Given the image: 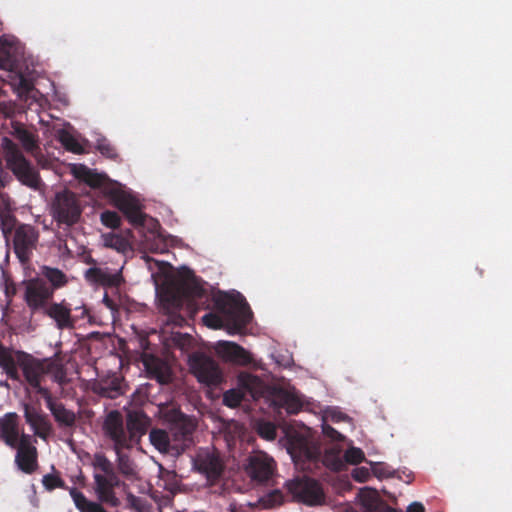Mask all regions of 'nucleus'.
I'll return each instance as SVG.
<instances>
[{
  "label": "nucleus",
  "instance_id": "nucleus-1",
  "mask_svg": "<svg viewBox=\"0 0 512 512\" xmlns=\"http://www.w3.org/2000/svg\"><path fill=\"white\" fill-rule=\"evenodd\" d=\"M214 303L218 313H208L202 318L207 327L225 328L229 334H236L251 319L249 307L239 293L217 294L214 297Z\"/></svg>",
  "mask_w": 512,
  "mask_h": 512
},
{
  "label": "nucleus",
  "instance_id": "nucleus-2",
  "mask_svg": "<svg viewBox=\"0 0 512 512\" xmlns=\"http://www.w3.org/2000/svg\"><path fill=\"white\" fill-rule=\"evenodd\" d=\"M149 426L150 419L142 411L128 412L126 427L121 414L112 411L105 419L104 431L117 446H133L139 443Z\"/></svg>",
  "mask_w": 512,
  "mask_h": 512
},
{
  "label": "nucleus",
  "instance_id": "nucleus-3",
  "mask_svg": "<svg viewBox=\"0 0 512 512\" xmlns=\"http://www.w3.org/2000/svg\"><path fill=\"white\" fill-rule=\"evenodd\" d=\"M0 146L6 168L13 173L16 179L22 185L32 190H41L44 183L40 178L39 172L25 157L18 144L8 137H3Z\"/></svg>",
  "mask_w": 512,
  "mask_h": 512
},
{
  "label": "nucleus",
  "instance_id": "nucleus-4",
  "mask_svg": "<svg viewBox=\"0 0 512 512\" xmlns=\"http://www.w3.org/2000/svg\"><path fill=\"white\" fill-rule=\"evenodd\" d=\"M94 468V490L100 502L118 507L120 499L116 496L114 488L120 486V479L114 471L112 462L102 453H96L92 459Z\"/></svg>",
  "mask_w": 512,
  "mask_h": 512
},
{
  "label": "nucleus",
  "instance_id": "nucleus-5",
  "mask_svg": "<svg viewBox=\"0 0 512 512\" xmlns=\"http://www.w3.org/2000/svg\"><path fill=\"white\" fill-rule=\"evenodd\" d=\"M50 214L59 225L72 226L78 223L82 215L79 197L69 190L57 192L51 201Z\"/></svg>",
  "mask_w": 512,
  "mask_h": 512
},
{
  "label": "nucleus",
  "instance_id": "nucleus-6",
  "mask_svg": "<svg viewBox=\"0 0 512 512\" xmlns=\"http://www.w3.org/2000/svg\"><path fill=\"white\" fill-rule=\"evenodd\" d=\"M203 288L191 271H185L184 275L175 280L172 285L163 291V298L173 308L180 307L183 298L201 297Z\"/></svg>",
  "mask_w": 512,
  "mask_h": 512
},
{
  "label": "nucleus",
  "instance_id": "nucleus-7",
  "mask_svg": "<svg viewBox=\"0 0 512 512\" xmlns=\"http://www.w3.org/2000/svg\"><path fill=\"white\" fill-rule=\"evenodd\" d=\"M53 295V288L43 278H32L24 284L23 299L32 312H44Z\"/></svg>",
  "mask_w": 512,
  "mask_h": 512
},
{
  "label": "nucleus",
  "instance_id": "nucleus-8",
  "mask_svg": "<svg viewBox=\"0 0 512 512\" xmlns=\"http://www.w3.org/2000/svg\"><path fill=\"white\" fill-rule=\"evenodd\" d=\"M288 491L293 498L309 506L320 505L324 502V492L319 483L313 479L303 477L290 481Z\"/></svg>",
  "mask_w": 512,
  "mask_h": 512
},
{
  "label": "nucleus",
  "instance_id": "nucleus-9",
  "mask_svg": "<svg viewBox=\"0 0 512 512\" xmlns=\"http://www.w3.org/2000/svg\"><path fill=\"white\" fill-rule=\"evenodd\" d=\"M114 205L121 210L128 220L135 224H142L145 215L141 212L138 200L116 184L106 190Z\"/></svg>",
  "mask_w": 512,
  "mask_h": 512
},
{
  "label": "nucleus",
  "instance_id": "nucleus-10",
  "mask_svg": "<svg viewBox=\"0 0 512 512\" xmlns=\"http://www.w3.org/2000/svg\"><path fill=\"white\" fill-rule=\"evenodd\" d=\"M75 310H81L80 315H73L70 304L62 300L50 303L43 313L53 320L58 330H72L78 319L85 318L88 313L84 306L76 307Z\"/></svg>",
  "mask_w": 512,
  "mask_h": 512
},
{
  "label": "nucleus",
  "instance_id": "nucleus-11",
  "mask_svg": "<svg viewBox=\"0 0 512 512\" xmlns=\"http://www.w3.org/2000/svg\"><path fill=\"white\" fill-rule=\"evenodd\" d=\"M39 231L30 224H18L13 232L14 252L21 262L29 260L32 252L37 247Z\"/></svg>",
  "mask_w": 512,
  "mask_h": 512
},
{
  "label": "nucleus",
  "instance_id": "nucleus-12",
  "mask_svg": "<svg viewBox=\"0 0 512 512\" xmlns=\"http://www.w3.org/2000/svg\"><path fill=\"white\" fill-rule=\"evenodd\" d=\"M11 448L16 450L14 462L21 472L32 474L37 470L38 451L34 436L22 434L21 441Z\"/></svg>",
  "mask_w": 512,
  "mask_h": 512
},
{
  "label": "nucleus",
  "instance_id": "nucleus-13",
  "mask_svg": "<svg viewBox=\"0 0 512 512\" xmlns=\"http://www.w3.org/2000/svg\"><path fill=\"white\" fill-rule=\"evenodd\" d=\"M18 365L22 370L25 381L40 393V383L46 374L51 370L50 360H40L32 357L31 355L22 354L18 359Z\"/></svg>",
  "mask_w": 512,
  "mask_h": 512
},
{
  "label": "nucleus",
  "instance_id": "nucleus-14",
  "mask_svg": "<svg viewBox=\"0 0 512 512\" xmlns=\"http://www.w3.org/2000/svg\"><path fill=\"white\" fill-rule=\"evenodd\" d=\"M190 368L202 384L212 386L222 381V372L218 364L203 354H195L190 358Z\"/></svg>",
  "mask_w": 512,
  "mask_h": 512
},
{
  "label": "nucleus",
  "instance_id": "nucleus-15",
  "mask_svg": "<svg viewBox=\"0 0 512 512\" xmlns=\"http://www.w3.org/2000/svg\"><path fill=\"white\" fill-rule=\"evenodd\" d=\"M159 415L165 422L173 425L174 438L187 446L186 441L196 427L194 420L175 407L160 408Z\"/></svg>",
  "mask_w": 512,
  "mask_h": 512
},
{
  "label": "nucleus",
  "instance_id": "nucleus-16",
  "mask_svg": "<svg viewBox=\"0 0 512 512\" xmlns=\"http://www.w3.org/2000/svg\"><path fill=\"white\" fill-rule=\"evenodd\" d=\"M193 467L207 479L218 478L223 471V460L214 448H201L193 458Z\"/></svg>",
  "mask_w": 512,
  "mask_h": 512
},
{
  "label": "nucleus",
  "instance_id": "nucleus-17",
  "mask_svg": "<svg viewBox=\"0 0 512 512\" xmlns=\"http://www.w3.org/2000/svg\"><path fill=\"white\" fill-rule=\"evenodd\" d=\"M9 182L8 175L0 168V223L3 232H10L15 225V203L12 198L4 192Z\"/></svg>",
  "mask_w": 512,
  "mask_h": 512
},
{
  "label": "nucleus",
  "instance_id": "nucleus-18",
  "mask_svg": "<svg viewBox=\"0 0 512 512\" xmlns=\"http://www.w3.org/2000/svg\"><path fill=\"white\" fill-rule=\"evenodd\" d=\"M9 134L15 138L22 149L33 157H37L40 153V139L34 129L25 127L23 124L13 122Z\"/></svg>",
  "mask_w": 512,
  "mask_h": 512
},
{
  "label": "nucleus",
  "instance_id": "nucleus-19",
  "mask_svg": "<svg viewBox=\"0 0 512 512\" xmlns=\"http://www.w3.org/2000/svg\"><path fill=\"white\" fill-rule=\"evenodd\" d=\"M24 418L26 423L30 426L34 433V436L46 440L52 433V423L48 419V416L44 414L40 409L25 405L24 407Z\"/></svg>",
  "mask_w": 512,
  "mask_h": 512
},
{
  "label": "nucleus",
  "instance_id": "nucleus-20",
  "mask_svg": "<svg viewBox=\"0 0 512 512\" xmlns=\"http://www.w3.org/2000/svg\"><path fill=\"white\" fill-rule=\"evenodd\" d=\"M40 394L46 402V407L60 427H73L76 423V414L67 409L64 404L55 400L48 389H41Z\"/></svg>",
  "mask_w": 512,
  "mask_h": 512
},
{
  "label": "nucleus",
  "instance_id": "nucleus-21",
  "mask_svg": "<svg viewBox=\"0 0 512 512\" xmlns=\"http://www.w3.org/2000/svg\"><path fill=\"white\" fill-rule=\"evenodd\" d=\"M214 350L223 360L237 365H247L252 361L248 351L231 341H218Z\"/></svg>",
  "mask_w": 512,
  "mask_h": 512
},
{
  "label": "nucleus",
  "instance_id": "nucleus-22",
  "mask_svg": "<svg viewBox=\"0 0 512 512\" xmlns=\"http://www.w3.org/2000/svg\"><path fill=\"white\" fill-rule=\"evenodd\" d=\"M122 268L111 270L108 267H91L85 272V277L91 283L117 287L123 281Z\"/></svg>",
  "mask_w": 512,
  "mask_h": 512
},
{
  "label": "nucleus",
  "instance_id": "nucleus-23",
  "mask_svg": "<svg viewBox=\"0 0 512 512\" xmlns=\"http://www.w3.org/2000/svg\"><path fill=\"white\" fill-rule=\"evenodd\" d=\"M274 471V461L265 453H256L250 457L248 473L259 482L268 480Z\"/></svg>",
  "mask_w": 512,
  "mask_h": 512
},
{
  "label": "nucleus",
  "instance_id": "nucleus-24",
  "mask_svg": "<svg viewBox=\"0 0 512 512\" xmlns=\"http://www.w3.org/2000/svg\"><path fill=\"white\" fill-rule=\"evenodd\" d=\"M24 434L19 426L18 416L15 413L5 414L0 418V440L8 447L16 446Z\"/></svg>",
  "mask_w": 512,
  "mask_h": 512
},
{
  "label": "nucleus",
  "instance_id": "nucleus-25",
  "mask_svg": "<svg viewBox=\"0 0 512 512\" xmlns=\"http://www.w3.org/2000/svg\"><path fill=\"white\" fill-rule=\"evenodd\" d=\"M20 54L21 47L15 37L0 38V68L12 70Z\"/></svg>",
  "mask_w": 512,
  "mask_h": 512
},
{
  "label": "nucleus",
  "instance_id": "nucleus-26",
  "mask_svg": "<svg viewBox=\"0 0 512 512\" xmlns=\"http://www.w3.org/2000/svg\"><path fill=\"white\" fill-rule=\"evenodd\" d=\"M149 440L155 449L164 454L170 452L179 453L186 447L184 443H179L177 439H171L169 434L162 429H152L149 433Z\"/></svg>",
  "mask_w": 512,
  "mask_h": 512
},
{
  "label": "nucleus",
  "instance_id": "nucleus-27",
  "mask_svg": "<svg viewBox=\"0 0 512 512\" xmlns=\"http://www.w3.org/2000/svg\"><path fill=\"white\" fill-rule=\"evenodd\" d=\"M359 500L364 512H391V507L385 504L373 489H362L359 493Z\"/></svg>",
  "mask_w": 512,
  "mask_h": 512
},
{
  "label": "nucleus",
  "instance_id": "nucleus-28",
  "mask_svg": "<svg viewBox=\"0 0 512 512\" xmlns=\"http://www.w3.org/2000/svg\"><path fill=\"white\" fill-rule=\"evenodd\" d=\"M238 385L243 392L249 393L254 399L264 394L266 385L257 376L242 372L238 376Z\"/></svg>",
  "mask_w": 512,
  "mask_h": 512
},
{
  "label": "nucleus",
  "instance_id": "nucleus-29",
  "mask_svg": "<svg viewBox=\"0 0 512 512\" xmlns=\"http://www.w3.org/2000/svg\"><path fill=\"white\" fill-rule=\"evenodd\" d=\"M132 446H117L114 443V451L116 453V463L119 472L129 478V479H137L138 471L135 463L130 459V457L124 453L123 449H129Z\"/></svg>",
  "mask_w": 512,
  "mask_h": 512
},
{
  "label": "nucleus",
  "instance_id": "nucleus-30",
  "mask_svg": "<svg viewBox=\"0 0 512 512\" xmlns=\"http://www.w3.org/2000/svg\"><path fill=\"white\" fill-rule=\"evenodd\" d=\"M93 390L103 397L115 399L122 394L121 380L119 377L113 376L97 382Z\"/></svg>",
  "mask_w": 512,
  "mask_h": 512
},
{
  "label": "nucleus",
  "instance_id": "nucleus-31",
  "mask_svg": "<svg viewBox=\"0 0 512 512\" xmlns=\"http://www.w3.org/2000/svg\"><path fill=\"white\" fill-rule=\"evenodd\" d=\"M145 366L152 377L161 384L171 380V371L168 365L160 359L150 358L145 360Z\"/></svg>",
  "mask_w": 512,
  "mask_h": 512
},
{
  "label": "nucleus",
  "instance_id": "nucleus-32",
  "mask_svg": "<svg viewBox=\"0 0 512 512\" xmlns=\"http://www.w3.org/2000/svg\"><path fill=\"white\" fill-rule=\"evenodd\" d=\"M72 170L78 179L86 182L92 187H101L107 180L103 174H99L85 165H74Z\"/></svg>",
  "mask_w": 512,
  "mask_h": 512
},
{
  "label": "nucleus",
  "instance_id": "nucleus-33",
  "mask_svg": "<svg viewBox=\"0 0 512 512\" xmlns=\"http://www.w3.org/2000/svg\"><path fill=\"white\" fill-rule=\"evenodd\" d=\"M289 452L294 460L297 458L314 459L319 454V448L308 440L301 438L297 442V449L296 445L293 444L289 449Z\"/></svg>",
  "mask_w": 512,
  "mask_h": 512
},
{
  "label": "nucleus",
  "instance_id": "nucleus-34",
  "mask_svg": "<svg viewBox=\"0 0 512 512\" xmlns=\"http://www.w3.org/2000/svg\"><path fill=\"white\" fill-rule=\"evenodd\" d=\"M70 496L76 508L81 512H107L99 503L89 501L85 495L76 488L69 489Z\"/></svg>",
  "mask_w": 512,
  "mask_h": 512
},
{
  "label": "nucleus",
  "instance_id": "nucleus-35",
  "mask_svg": "<svg viewBox=\"0 0 512 512\" xmlns=\"http://www.w3.org/2000/svg\"><path fill=\"white\" fill-rule=\"evenodd\" d=\"M275 403L291 414L297 413L302 405L301 400L296 395L285 390H279L275 393Z\"/></svg>",
  "mask_w": 512,
  "mask_h": 512
},
{
  "label": "nucleus",
  "instance_id": "nucleus-36",
  "mask_svg": "<svg viewBox=\"0 0 512 512\" xmlns=\"http://www.w3.org/2000/svg\"><path fill=\"white\" fill-rule=\"evenodd\" d=\"M41 274L49 281V286L53 288V293L55 290L64 287L68 283L67 276L57 268L43 266L41 268Z\"/></svg>",
  "mask_w": 512,
  "mask_h": 512
},
{
  "label": "nucleus",
  "instance_id": "nucleus-37",
  "mask_svg": "<svg viewBox=\"0 0 512 512\" xmlns=\"http://www.w3.org/2000/svg\"><path fill=\"white\" fill-rule=\"evenodd\" d=\"M102 240L105 247L112 248L123 254L131 251V244L129 240L122 235L106 233L102 235Z\"/></svg>",
  "mask_w": 512,
  "mask_h": 512
},
{
  "label": "nucleus",
  "instance_id": "nucleus-38",
  "mask_svg": "<svg viewBox=\"0 0 512 512\" xmlns=\"http://www.w3.org/2000/svg\"><path fill=\"white\" fill-rule=\"evenodd\" d=\"M0 366L10 379L20 380V374L11 352L0 344Z\"/></svg>",
  "mask_w": 512,
  "mask_h": 512
},
{
  "label": "nucleus",
  "instance_id": "nucleus-39",
  "mask_svg": "<svg viewBox=\"0 0 512 512\" xmlns=\"http://www.w3.org/2000/svg\"><path fill=\"white\" fill-rule=\"evenodd\" d=\"M58 139L67 150L77 154L83 152L82 145L70 132L66 130H60L58 132Z\"/></svg>",
  "mask_w": 512,
  "mask_h": 512
},
{
  "label": "nucleus",
  "instance_id": "nucleus-40",
  "mask_svg": "<svg viewBox=\"0 0 512 512\" xmlns=\"http://www.w3.org/2000/svg\"><path fill=\"white\" fill-rule=\"evenodd\" d=\"M52 469V473L45 474L42 478L44 488L48 491H52L55 488H65V482L60 477L59 473L54 471V467H52Z\"/></svg>",
  "mask_w": 512,
  "mask_h": 512
},
{
  "label": "nucleus",
  "instance_id": "nucleus-41",
  "mask_svg": "<svg viewBox=\"0 0 512 512\" xmlns=\"http://www.w3.org/2000/svg\"><path fill=\"white\" fill-rule=\"evenodd\" d=\"M244 397V392L242 389L239 388H233L228 391H226L223 395V403L231 408L237 407L240 405L242 399Z\"/></svg>",
  "mask_w": 512,
  "mask_h": 512
},
{
  "label": "nucleus",
  "instance_id": "nucleus-42",
  "mask_svg": "<svg viewBox=\"0 0 512 512\" xmlns=\"http://www.w3.org/2000/svg\"><path fill=\"white\" fill-rule=\"evenodd\" d=\"M345 462L356 465L361 463L364 459V452L357 447L350 446L344 453Z\"/></svg>",
  "mask_w": 512,
  "mask_h": 512
},
{
  "label": "nucleus",
  "instance_id": "nucleus-43",
  "mask_svg": "<svg viewBox=\"0 0 512 512\" xmlns=\"http://www.w3.org/2000/svg\"><path fill=\"white\" fill-rule=\"evenodd\" d=\"M103 225L109 228H117L120 225V217L116 212L105 211L100 216Z\"/></svg>",
  "mask_w": 512,
  "mask_h": 512
},
{
  "label": "nucleus",
  "instance_id": "nucleus-44",
  "mask_svg": "<svg viewBox=\"0 0 512 512\" xmlns=\"http://www.w3.org/2000/svg\"><path fill=\"white\" fill-rule=\"evenodd\" d=\"M258 433L266 440H273L276 437V428L270 422H261L258 424Z\"/></svg>",
  "mask_w": 512,
  "mask_h": 512
},
{
  "label": "nucleus",
  "instance_id": "nucleus-45",
  "mask_svg": "<svg viewBox=\"0 0 512 512\" xmlns=\"http://www.w3.org/2000/svg\"><path fill=\"white\" fill-rule=\"evenodd\" d=\"M324 463L333 470H340L343 466V461L339 456V452L334 453L333 451L326 453Z\"/></svg>",
  "mask_w": 512,
  "mask_h": 512
},
{
  "label": "nucleus",
  "instance_id": "nucleus-46",
  "mask_svg": "<svg viewBox=\"0 0 512 512\" xmlns=\"http://www.w3.org/2000/svg\"><path fill=\"white\" fill-rule=\"evenodd\" d=\"M51 363V370L49 373L53 375L54 381H56L59 384H63L66 381V373L62 366L57 363L56 361H50Z\"/></svg>",
  "mask_w": 512,
  "mask_h": 512
},
{
  "label": "nucleus",
  "instance_id": "nucleus-47",
  "mask_svg": "<svg viewBox=\"0 0 512 512\" xmlns=\"http://www.w3.org/2000/svg\"><path fill=\"white\" fill-rule=\"evenodd\" d=\"M283 496L280 491L275 490L262 499L265 507H273L282 503Z\"/></svg>",
  "mask_w": 512,
  "mask_h": 512
},
{
  "label": "nucleus",
  "instance_id": "nucleus-48",
  "mask_svg": "<svg viewBox=\"0 0 512 512\" xmlns=\"http://www.w3.org/2000/svg\"><path fill=\"white\" fill-rule=\"evenodd\" d=\"M322 432L325 436L332 440H344V436L341 433H339L337 430H335L333 427L329 426L326 423L322 425Z\"/></svg>",
  "mask_w": 512,
  "mask_h": 512
},
{
  "label": "nucleus",
  "instance_id": "nucleus-49",
  "mask_svg": "<svg viewBox=\"0 0 512 512\" xmlns=\"http://www.w3.org/2000/svg\"><path fill=\"white\" fill-rule=\"evenodd\" d=\"M352 476L358 482H365L370 477V471L365 467L355 468L352 472Z\"/></svg>",
  "mask_w": 512,
  "mask_h": 512
},
{
  "label": "nucleus",
  "instance_id": "nucleus-50",
  "mask_svg": "<svg viewBox=\"0 0 512 512\" xmlns=\"http://www.w3.org/2000/svg\"><path fill=\"white\" fill-rule=\"evenodd\" d=\"M348 419V417L343 414L342 412L340 411H337L335 409H331L329 411L326 412L325 414V421L326 420H331L332 422H341V421H346Z\"/></svg>",
  "mask_w": 512,
  "mask_h": 512
},
{
  "label": "nucleus",
  "instance_id": "nucleus-51",
  "mask_svg": "<svg viewBox=\"0 0 512 512\" xmlns=\"http://www.w3.org/2000/svg\"><path fill=\"white\" fill-rule=\"evenodd\" d=\"M98 149L99 151L103 154V155H106L107 157H114L116 154H115V151L113 149V147L110 145V143L108 141H106L105 139L103 140H100L98 142Z\"/></svg>",
  "mask_w": 512,
  "mask_h": 512
},
{
  "label": "nucleus",
  "instance_id": "nucleus-52",
  "mask_svg": "<svg viewBox=\"0 0 512 512\" xmlns=\"http://www.w3.org/2000/svg\"><path fill=\"white\" fill-rule=\"evenodd\" d=\"M370 465H371L373 474L378 478L388 477L391 475V472L386 470L380 463L370 462Z\"/></svg>",
  "mask_w": 512,
  "mask_h": 512
},
{
  "label": "nucleus",
  "instance_id": "nucleus-53",
  "mask_svg": "<svg viewBox=\"0 0 512 512\" xmlns=\"http://www.w3.org/2000/svg\"><path fill=\"white\" fill-rule=\"evenodd\" d=\"M126 498L130 508L138 511L141 509V500L138 497L129 492Z\"/></svg>",
  "mask_w": 512,
  "mask_h": 512
},
{
  "label": "nucleus",
  "instance_id": "nucleus-54",
  "mask_svg": "<svg viewBox=\"0 0 512 512\" xmlns=\"http://www.w3.org/2000/svg\"><path fill=\"white\" fill-rule=\"evenodd\" d=\"M14 113V105L10 102L0 103V114L4 117H9Z\"/></svg>",
  "mask_w": 512,
  "mask_h": 512
},
{
  "label": "nucleus",
  "instance_id": "nucleus-55",
  "mask_svg": "<svg viewBox=\"0 0 512 512\" xmlns=\"http://www.w3.org/2000/svg\"><path fill=\"white\" fill-rule=\"evenodd\" d=\"M424 510V506L420 502H413L407 508V512H424Z\"/></svg>",
  "mask_w": 512,
  "mask_h": 512
},
{
  "label": "nucleus",
  "instance_id": "nucleus-56",
  "mask_svg": "<svg viewBox=\"0 0 512 512\" xmlns=\"http://www.w3.org/2000/svg\"><path fill=\"white\" fill-rule=\"evenodd\" d=\"M146 243H148V239H146ZM146 247H147L148 249H150L151 251H154V252H157V251L159 250V249H158V247H155V246H154V245H152V244H151V245L146 244Z\"/></svg>",
  "mask_w": 512,
  "mask_h": 512
},
{
  "label": "nucleus",
  "instance_id": "nucleus-57",
  "mask_svg": "<svg viewBox=\"0 0 512 512\" xmlns=\"http://www.w3.org/2000/svg\"><path fill=\"white\" fill-rule=\"evenodd\" d=\"M5 293H6L7 296L9 295V288H8V286H6Z\"/></svg>",
  "mask_w": 512,
  "mask_h": 512
}]
</instances>
